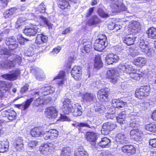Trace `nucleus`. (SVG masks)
I'll return each mask as SVG.
<instances>
[{"label":"nucleus","instance_id":"9","mask_svg":"<svg viewBox=\"0 0 156 156\" xmlns=\"http://www.w3.org/2000/svg\"><path fill=\"white\" fill-rule=\"evenodd\" d=\"M106 77L111 82L115 84L117 81V72L115 69H111L108 70L106 73Z\"/></svg>","mask_w":156,"mask_h":156},{"label":"nucleus","instance_id":"5","mask_svg":"<svg viewBox=\"0 0 156 156\" xmlns=\"http://www.w3.org/2000/svg\"><path fill=\"white\" fill-rule=\"evenodd\" d=\"M81 98L82 101L88 105L92 104L96 99L94 94L88 92L83 93L82 95Z\"/></svg>","mask_w":156,"mask_h":156},{"label":"nucleus","instance_id":"56","mask_svg":"<svg viewBox=\"0 0 156 156\" xmlns=\"http://www.w3.org/2000/svg\"><path fill=\"white\" fill-rule=\"evenodd\" d=\"M42 132L43 133L42 134V136H43L45 140H47L49 139H51L50 130L45 132L42 131Z\"/></svg>","mask_w":156,"mask_h":156},{"label":"nucleus","instance_id":"38","mask_svg":"<svg viewBox=\"0 0 156 156\" xmlns=\"http://www.w3.org/2000/svg\"><path fill=\"white\" fill-rule=\"evenodd\" d=\"M110 140L106 137H105L101 138V141L98 143V145L103 148L108 147L110 146Z\"/></svg>","mask_w":156,"mask_h":156},{"label":"nucleus","instance_id":"29","mask_svg":"<svg viewBox=\"0 0 156 156\" xmlns=\"http://www.w3.org/2000/svg\"><path fill=\"white\" fill-rule=\"evenodd\" d=\"M33 100L34 98H30L29 99H27L25 102L23 104L16 105V106L18 108H21L22 110H25L28 108Z\"/></svg>","mask_w":156,"mask_h":156},{"label":"nucleus","instance_id":"64","mask_svg":"<svg viewBox=\"0 0 156 156\" xmlns=\"http://www.w3.org/2000/svg\"><path fill=\"white\" fill-rule=\"evenodd\" d=\"M149 144L153 147L156 148V139H154L150 140Z\"/></svg>","mask_w":156,"mask_h":156},{"label":"nucleus","instance_id":"12","mask_svg":"<svg viewBox=\"0 0 156 156\" xmlns=\"http://www.w3.org/2000/svg\"><path fill=\"white\" fill-rule=\"evenodd\" d=\"M57 113L56 108L53 106L47 108L45 112L46 116L51 119H55L58 115Z\"/></svg>","mask_w":156,"mask_h":156},{"label":"nucleus","instance_id":"28","mask_svg":"<svg viewBox=\"0 0 156 156\" xmlns=\"http://www.w3.org/2000/svg\"><path fill=\"white\" fill-rule=\"evenodd\" d=\"M130 135L135 139H140L143 136L142 132L140 129H133L130 132Z\"/></svg>","mask_w":156,"mask_h":156},{"label":"nucleus","instance_id":"34","mask_svg":"<svg viewBox=\"0 0 156 156\" xmlns=\"http://www.w3.org/2000/svg\"><path fill=\"white\" fill-rule=\"evenodd\" d=\"M135 37L131 34L126 36L123 40V42L127 45H130L134 44Z\"/></svg>","mask_w":156,"mask_h":156},{"label":"nucleus","instance_id":"33","mask_svg":"<svg viewBox=\"0 0 156 156\" xmlns=\"http://www.w3.org/2000/svg\"><path fill=\"white\" fill-rule=\"evenodd\" d=\"M146 59L142 57H139L135 58L133 61V63L135 65L139 66H143L146 63Z\"/></svg>","mask_w":156,"mask_h":156},{"label":"nucleus","instance_id":"41","mask_svg":"<svg viewBox=\"0 0 156 156\" xmlns=\"http://www.w3.org/2000/svg\"><path fill=\"white\" fill-rule=\"evenodd\" d=\"M102 66V63L100 56L99 55L96 56L95 58L94 67L97 69H99Z\"/></svg>","mask_w":156,"mask_h":156},{"label":"nucleus","instance_id":"47","mask_svg":"<svg viewBox=\"0 0 156 156\" xmlns=\"http://www.w3.org/2000/svg\"><path fill=\"white\" fill-rule=\"evenodd\" d=\"M39 17L41 20L45 24H46L48 27L49 29H51L53 25L48 21V20L42 16H39Z\"/></svg>","mask_w":156,"mask_h":156},{"label":"nucleus","instance_id":"24","mask_svg":"<svg viewBox=\"0 0 156 156\" xmlns=\"http://www.w3.org/2000/svg\"><path fill=\"white\" fill-rule=\"evenodd\" d=\"M129 126L132 127H137L140 126L139 119L137 116L131 115L130 116Z\"/></svg>","mask_w":156,"mask_h":156},{"label":"nucleus","instance_id":"53","mask_svg":"<svg viewBox=\"0 0 156 156\" xmlns=\"http://www.w3.org/2000/svg\"><path fill=\"white\" fill-rule=\"evenodd\" d=\"M61 48L60 47L58 46L53 49L52 51L50 52V55L54 56L57 55L61 50Z\"/></svg>","mask_w":156,"mask_h":156},{"label":"nucleus","instance_id":"31","mask_svg":"<svg viewBox=\"0 0 156 156\" xmlns=\"http://www.w3.org/2000/svg\"><path fill=\"white\" fill-rule=\"evenodd\" d=\"M87 140L91 142H95L97 140V134L94 132H88L86 135Z\"/></svg>","mask_w":156,"mask_h":156},{"label":"nucleus","instance_id":"20","mask_svg":"<svg viewBox=\"0 0 156 156\" xmlns=\"http://www.w3.org/2000/svg\"><path fill=\"white\" fill-rule=\"evenodd\" d=\"M14 147L16 150L18 151H21L24 149L23 140L21 137L16 138L14 143Z\"/></svg>","mask_w":156,"mask_h":156},{"label":"nucleus","instance_id":"7","mask_svg":"<svg viewBox=\"0 0 156 156\" xmlns=\"http://www.w3.org/2000/svg\"><path fill=\"white\" fill-rule=\"evenodd\" d=\"M71 100L65 98L63 102L62 110L64 113L69 114L72 113L73 110V105H72Z\"/></svg>","mask_w":156,"mask_h":156},{"label":"nucleus","instance_id":"23","mask_svg":"<svg viewBox=\"0 0 156 156\" xmlns=\"http://www.w3.org/2000/svg\"><path fill=\"white\" fill-rule=\"evenodd\" d=\"M73 115L75 117L80 116L82 113V108L79 104H75L73 106Z\"/></svg>","mask_w":156,"mask_h":156},{"label":"nucleus","instance_id":"17","mask_svg":"<svg viewBox=\"0 0 156 156\" xmlns=\"http://www.w3.org/2000/svg\"><path fill=\"white\" fill-rule=\"evenodd\" d=\"M122 151L128 156L134 154L136 152L135 149L132 146L125 145L122 148Z\"/></svg>","mask_w":156,"mask_h":156},{"label":"nucleus","instance_id":"21","mask_svg":"<svg viewBox=\"0 0 156 156\" xmlns=\"http://www.w3.org/2000/svg\"><path fill=\"white\" fill-rule=\"evenodd\" d=\"M18 42L15 41L14 37L9 38L6 40V44L8 46L9 48L11 50H14L18 46Z\"/></svg>","mask_w":156,"mask_h":156},{"label":"nucleus","instance_id":"30","mask_svg":"<svg viewBox=\"0 0 156 156\" xmlns=\"http://www.w3.org/2000/svg\"><path fill=\"white\" fill-rule=\"evenodd\" d=\"M41 128L36 127L30 131V134L34 137H38L42 136L43 133Z\"/></svg>","mask_w":156,"mask_h":156},{"label":"nucleus","instance_id":"15","mask_svg":"<svg viewBox=\"0 0 156 156\" xmlns=\"http://www.w3.org/2000/svg\"><path fill=\"white\" fill-rule=\"evenodd\" d=\"M82 75L81 69L79 66H75L71 71V75L76 80H79L81 79Z\"/></svg>","mask_w":156,"mask_h":156},{"label":"nucleus","instance_id":"50","mask_svg":"<svg viewBox=\"0 0 156 156\" xmlns=\"http://www.w3.org/2000/svg\"><path fill=\"white\" fill-rule=\"evenodd\" d=\"M135 71L131 72L129 75L130 77L133 79L136 80H139L141 77H142V75L139 73H135Z\"/></svg>","mask_w":156,"mask_h":156},{"label":"nucleus","instance_id":"19","mask_svg":"<svg viewBox=\"0 0 156 156\" xmlns=\"http://www.w3.org/2000/svg\"><path fill=\"white\" fill-rule=\"evenodd\" d=\"M65 72L62 71L60 72L58 75L54 78V80H57V83L59 87L63 85L66 81V79H65Z\"/></svg>","mask_w":156,"mask_h":156},{"label":"nucleus","instance_id":"55","mask_svg":"<svg viewBox=\"0 0 156 156\" xmlns=\"http://www.w3.org/2000/svg\"><path fill=\"white\" fill-rule=\"evenodd\" d=\"M128 55H130L132 57L135 56L137 54V53L136 52V51L134 50L133 48H130L128 49Z\"/></svg>","mask_w":156,"mask_h":156},{"label":"nucleus","instance_id":"26","mask_svg":"<svg viewBox=\"0 0 156 156\" xmlns=\"http://www.w3.org/2000/svg\"><path fill=\"white\" fill-rule=\"evenodd\" d=\"M106 44L105 43L100 42V41L98 40H96L94 45V49L96 51H101L107 46Z\"/></svg>","mask_w":156,"mask_h":156},{"label":"nucleus","instance_id":"57","mask_svg":"<svg viewBox=\"0 0 156 156\" xmlns=\"http://www.w3.org/2000/svg\"><path fill=\"white\" fill-rule=\"evenodd\" d=\"M37 9L38 10L41 12L44 13L45 12L46 7L43 3H41L38 6Z\"/></svg>","mask_w":156,"mask_h":156},{"label":"nucleus","instance_id":"51","mask_svg":"<svg viewBox=\"0 0 156 156\" xmlns=\"http://www.w3.org/2000/svg\"><path fill=\"white\" fill-rule=\"evenodd\" d=\"M50 133L51 139L52 140L53 139L56 138L58 136V131L54 129H51L50 130Z\"/></svg>","mask_w":156,"mask_h":156},{"label":"nucleus","instance_id":"16","mask_svg":"<svg viewBox=\"0 0 156 156\" xmlns=\"http://www.w3.org/2000/svg\"><path fill=\"white\" fill-rule=\"evenodd\" d=\"M119 68L122 72L129 75L131 72L135 71L133 66L129 63H125L119 66Z\"/></svg>","mask_w":156,"mask_h":156},{"label":"nucleus","instance_id":"42","mask_svg":"<svg viewBox=\"0 0 156 156\" xmlns=\"http://www.w3.org/2000/svg\"><path fill=\"white\" fill-rule=\"evenodd\" d=\"M129 28L133 30H139L140 28V25L139 22L133 21L129 24Z\"/></svg>","mask_w":156,"mask_h":156},{"label":"nucleus","instance_id":"6","mask_svg":"<svg viewBox=\"0 0 156 156\" xmlns=\"http://www.w3.org/2000/svg\"><path fill=\"white\" fill-rule=\"evenodd\" d=\"M148 42L143 39H140L139 46L142 51L149 55H151L153 50L148 45Z\"/></svg>","mask_w":156,"mask_h":156},{"label":"nucleus","instance_id":"52","mask_svg":"<svg viewBox=\"0 0 156 156\" xmlns=\"http://www.w3.org/2000/svg\"><path fill=\"white\" fill-rule=\"evenodd\" d=\"M106 37L105 35L100 34L98 36V39L96 40H98L101 43H106Z\"/></svg>","mask_w":156,"mask_h":156},{"label":"nucleus","instance_id":"58","mask_svg":"<svg viewBox=\"0 0 156 156\" xmlns=\"http://www.w3.org/2000/svg\"><path fill=\"white\" fill-rule=\"evenodd\" d=\"M17 39L21 44H24V43L25 41H28V40L27 39L24 38L21 35H19L17 36Z\"/></svg>","mask_w":156,"mask_h":156},{"label":"nucleus","instance_id":"8","mask_svg":"<svg viewBox=\"0 0 156 156\" xmlns=\"http://www.w3.org/2000/svg\"><path fill=\"white\" fill-rule=\"evenodd\" d=\"M20 70L16 69L12 71L11 74H5L1 75V77L6 80L12 81L16 80L20 75Z\"/></svg>","mask_w":156,"mask_h":156},{"label":"nucleus","instance_id":"40","mask_svg":"<svg viewBox=\"0 0 156 156\" xmlns=\"http://www.w3.org/2000/svg\"><path fill=\"white\" fill-rule=\"evenodd\" d=\"M9 142L6 141H1L0 143V153H3L8 149Z\"/></svg>","mask_w":156,"mask_h":156},{"label":"nucleus","instance_id":"14","mask_svg":"<svg viewBox=\"0 0 156 156\" xmlns=\"http://www.w3.org/2000/svg\"><path fill=\"white\" fill-rule=\"evenodd\" d=\"M12 85L11 82L0 81V91L2 93L9 91Z\"/></svg>","mask_w":156,"mask_h":156},{"label":"nucleus","instance_id":"4","mask_svg":"<svg viewBox=\"0 0 156 156\" xmlns=\"http://www.w3.org/2000/svg\"><path fill=\"white\" fill-rule=\"evenodd\" d=\"M117 127V125L115 122H105L103 124L101 130V133L103 135H107Z\"/></svg>","mask_w":156,"mask_h":156},{"label":"nucleus","instance_id":"61","mask_svg":"<svg viewBox=\"0 0 156 156\" xmlns=\"http://www.w3.org/2000/svg\"><path fill=\"white\" fill-rule=\"evenodd\" d=\"M127 8L123 3H122V5H120L119 8L116 11L117 12H120L122 11H126Z\"/></svg>","mask_w":156,"mask_h":156},{"label":"nucleus","instance_id":"10","mask_svg":"<svg viewBox=\"0 0 156 156\" xmlns=\"http://www.w3.org/2000/svg\"><path fill=\"white\" fill-rule=\"evenodd\" d=\"M109 89L105 88L99 90L97 93L98 99L101 101H107L108 100Z\"/></svg>","mask_w":156,"mask_h":156},{"label":"nucleus","instance_id":"25","mask_svg":"<svg viewBox=\"0 0 156 156\" xmlns=\"http://www.w3.org/2000/svg\"><path fill=\"white\" fill-rule=\"evenodd\" d=\"M72 125L76 127H77L79 130L80 132H83L82 129L83 127H88L90 129H92L93 126H90L86 122H75L72 124Z\"/></svg>","mask_w":156,"mask_h":156},{"label":"nucleus","instance_id":"1","mask_svg":"<svg viewBox=\"0 0 156 156\" xmlns=\"http://www.w3.org/2000/svg\"><path fill=\"white\" fill-rule=\"evenodd\" d=\"M55 89L51 86H48L42 87L39 92H36L35 94H38L40 97L35 100L33 103V104L35 106H38L42 104L44 102L45 103H48L51 100V98H49L48 99L44 100L41 97L43 96L47 95L50 94H52L55 91Z\"/></svg>","mask_w":156,"mask_h":156},{"label":"nucleus","instance_id":"62","mask_svg":"<svg viewBox=\"0 0 156 156\" xmlns=\"http://www.w3.org/2000/svg\"><path fill=\"white\" fill-rule=\"evenodd\" d=\"M126 114L125 112H122L120 113L119 116L116 118V119H126Z\"/></svg>","mask_w":156,"mask_h":156},{"label":"nucleus","instance_id":"35","mask_svg":"<svg viewBox=\"0 0 156 156\" xmlns=\"http://www.w3.org/2000/svg\"><path fill=\"white\" fill-rule=\"evenodd\" d=\"M75 156H88V154L82 147H80L74 152Z\"/></svg>","mask_w":156,"mask_h":156},{"label":"nucleus","instance_id":"43","mask_svg":"<svg viewBox=\"0 0 156 156\" xmlns=\"http://www.w3.org/2000/svg\"><path fill=\"white\" fill-rule=\"evenodd\" d=\"M113 2L112 5H111V7L114 9L115 11L119 8L120 5H122L123 2L122 0H114Z\"/></svg>","mask_w":156,"mask_h":156},{"label":"nucleus","instance_id":"3","mask_svg":"<svg viewBox=\"0 0 156 156\" xmlns=\"http://www.w3.org/2000/svg\"><path fill=\"white\" fill-rule=\"evenodd\" d=\"M150 92L151 88L149 85L142 86L136 89L135 96L139 99H141L142 97L148 96Z\"/></svg>","mask_w":156,"mask_h":156},{"label":"nucleus","instance_id":"54","mask_svg":"<svg viewBox=\"0 0 156 156\" xmlns=\"http://www.w3.org/2000/svg\"><path fill=\"white\" fill-rule=\"evenodd\" d=\"M98 12L99 15L102 17H107L108 16V14L105 13L101 9H98Z\"/></svg>","mask_w":156,"mask_h":156},{"label":"nucleus","instance_id":"60","mask_svg":"<svg viewBox=\"0 0 156 156\" xmlns=\"http://www.w3.org/2000/svg\"><path fill=\"white\" fill-rule=\"evenodd\" d=\"M92 47L91 42H89L88 43V45H87L83 46V49L87 53L90 51V49H91Z\"/></svg>","mask_w":156,"mask_h":156},{"label":"nucleus","instance_id":"44","mask_svg":"<svg viewBox=\"0 0 156 156\" xmlns=\"http://www.w3.org/2000/svg\"><path fill=\"white\" fill-rule=\"evenodd\" d=\"M17 9L15 7L7 9L4 12V15L6 18L13 14L16 11Z\"/></svg>","mask_w":156,"mask_h":156},{"label":"nucleus","instance_id":"49","mask_svg":"<svg viewBox=\"0 0 156 156\" xmlns=\"http://www.w3.org/2000/svg\"><path fill=\"white\" fill-rule=\"evenodd\" d=\"M100 20L96 16H93L89 20V22L91 25L96 24L99 23Z\"/></svg>","mask_w":156,"mask_h":156},{"label":"nucleus","instance_id":"32","mask_svg":"<svg viewBox=\"0 0 156 156\" xmlns=\"http://www.w3.org/2000/svg\"><path fill=\"white\" fill-rule=\"evenodd\" d=\"M48 37L42 34H38L36 37V42L38 44H43L48 40Z\"/></svg>","mask_w":156,"mask_h":156},{"label":"nucleus","instance_id":"36","mask_svg":"<svg viewBox=\"0 0 156 156\" xmlns=\"http://www.w3.org/2000/svg\"><path fill=\"white\" fill-rule=\"evenodd\" d=\"M128 140L126 136L122 133L118 134L117 136V140L122 144H127L128 143Z\"/></svg>","mask_w":156,"mask_h":156},{"label":"nucleus","instance_id":"18","mask_svg":"<svg viewBox=\"0 0 156 156\" xmlns=\"http://www.w3.org/2000/svg\"><path fill=\"white\" fill-rule=\"evenodd\" d=\"M119 59V57L116 55L112 53L108 54L106 57V62L108 64H111L116 62Z\"/></svg>","mask_w":156,"mask_h":156},{"label":"nucleus","instance_id":"46","mask_svg":"<svg viewBox=\"0 0 156 156\" xmlns=\"http://www.w3.org/2000/svg\"><path fill=\"white\" fill-rule=\"evenodd\" d=\"M6 115L9 120H12L15 119L16 113L13 111L8 110Z\"/></svg>","mask_w":156,"mask_h":156},{"label":"nucleus","instance_id":"39","mask_svg":"<svg viewBox=\"0 0 156 156\" xmlns=\"http://www.w3.org/2000/svg\"><path fill=\"white\" fill-rule=\"evenodd\" d=\"M146 33L149 38L156 39V28L151 27L148 29Z\"/></svg>","mask_w":156,"mask_h":156},{"label":"nucleus","instance_id":"27","mask_svg":"<svg viewBox=\"0 0 156 156\" xmlns=\"http://www.w3.org/2000/svg\"><path fill=\"white\" fill-rule=\"evenodd\" d=\"M112 103L113 107L118 108H123L126 106V103L120 99H113Z\"/></svg>","mask_w":156,"mask_h":156},{"label":"nucleus","instance_id":"63","mask_svg":"<svg viewBox=\"0 0 156 156\" xmlns=\"http://www.w3.org/2000/svg\"><path fill=\"white\" fill-rule=\"evenodd\" d=\"M141 106L144 110H146L149 107L150 104L148 102H144L141 104Z\"/></svg>","mask_w":156,"mask_h":156},{"label":"nucleus","instance_id":"22","mask_svg":"<svg viewBox=\"0 0 156 156\" xmlns=\"http://www.w3.org/2000/svg\"><path fill=\"white\" fill-rule=\"evenodd\" d=\"M53 145L50 143H46L41 145L39 148V150L43 154H45L53 147Z\"/></svg>","mask_w":156,"mask_h":156},{"label":"nucleus","instance_id":"37","mask_svg":"<svg viewBox=\"0 0 156 156\" xmlns=\"http://www.w3.org/2000/svg\"><path fill=\"white\" fill-rule=\"evenodd\" d=\"M58 6L62 9L68 10L70 8L69 3L65 0H59L58 2Z\"/></svg>","mask_w":156,"mask_h":156},{"label":"nucleus","instance_id":"48","mask_svg":"<svg viewBox=\"0 0 156 156\" xmlns=\"http://www.w3.org/2000/svg\"><path fill=\"white\" fill-rule=\"evenodd\" d=\"M145 129L147 130L152 132H156V124H150L146 125Z\"/></svg>","mask_w":156,"mask_h":156},{"label":"nucleus","instance_id":"59","mask_svg":"<svg viewBox=\"0 0 156 156\" xmlns=\"http://www.w3.org/2000/svg\"><path fill=\"white\" fill-rule=\"evenodd\" d=\"M38 143L37 140L30 141L29 143L28 146L31 148H33L36 147L38 144Z\"/></svg>","mask_w":156,"mask_h":156},{"label":"nucleus","instance_id":"11","mask_svg":"<svg viewBox=\"0 0 156 156\" xmlns=\"http://www.w3.org/2000/svg\"><path fill=\"white\" fill-rule=\"evenodd\" d=\"M31 72L34 73L36 79L40 81L44 80L45 79V76L43 71L40 68L34 67L30 69Z\"/></svg>","mask_w":156,"mask_h":156},{"label":"nucleus","instance_id":"13","mask_svg":"<svg viewBox=\"0 0 156 156\" xmlns=\"http://www.w3.org/2000/svg\"><path fill=\"white\" fill-rule=\"evenodd\" d=\"M38 27V26L35 25L30 28H26L24 30V33L27 36H34L40 31V29Z\"/></svg>","mask_w":156,"mask_h":156},{"label":"nucleus","instance_id":"45","mask_svg":"<svg viewBox=\"0 0 156 156\" xmlns=\"http://www.w3.org/2000/svg\"><path fill=\"white\" fill-rule=\"evenodd\" d=\"M71 149L69 147H66L62 148L61 156H70L71 154Z\"/></svg>","mask_w":156,"mask_h":156},{"label":"nucleus","instance_id":"2","mask_svg":"<svg viewBox=\"0 0 156 156\" xmlns=\"http://www.w3.org/2000/svg\"><path fill=\"white\" fill-rule=\"evenodd\" d=\"M21 62V57L19 56L16 55L12 61L7 60L3 62L0 65V68L2 69H11L14 67L16 65H20Z\"/></svg>","mask_w":156,"mask_h":156}]
</instances>
